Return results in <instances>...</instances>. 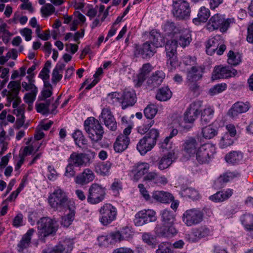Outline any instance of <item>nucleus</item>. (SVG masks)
Wrapping results in <instances>:
<instances>
[{
    "label": "nucleus",
    "instance_id": "nucleus-30",
    "mask_svg": "<svg viewBox=\"0 0 253 253\" xmlns=\"http://www.w3.org/2000/svg\"><path fill=\"white\" fill-rule=\"evenodd\" d=\"M153 198L158 202L169 203L174 200V197L170 193L163 191H157L153 193Z\"/></svg>",
    "mask_w": 253,
    "mask_h": 253
},
{
    "label": "nucleus",
    "instance_id": "nucleus-38",
    "mask_svg": "<svg viewBox=\"0 0 253 253\" xmlns=\"http://www.w3.org/2000/svg\"><path fill=\"white\" fill-rule=\"evenodd\" d=\"M202 134L206 139H211L217 134V127L209 125L202 128Z\"/></svg>",
    "mask_w": 253,
    "mask_h": 253
},
{
    "label": "nucleus",
    "instance_id": "nucleus-57",
    "mask_svg": "<svg viewBox=\"0 0 253 253\" xmlns=\"http://www.w3.org/2000/svg\"><path fill=\"white\" fill-rule=\"evenodd\" d=\"M7 87L11 89L13 94H15L16 96L18 95L21 88L20 83L18 81H11L8 84Z\"/></svg>",
    "mask_w": 253,
    "mask_h": 253
},
{
    "label": "nucleus",
    "instance_id": "nucleus-2",
    "mask_svg": "<svg viewBox=\"0 0 253 253\" xmlns=\"http://www.w3.org/2000/svg\"><path fill=\"white\" fill-rule=\"evenodd\" d=\"M68 165L66 168L65 175L72 177L76 175L75 167H86L90 163V158L87 154L73 152L67 160Z\"/></svg>",
    "mask_w": 253,
    "mask_h": 253
},
{
    "label": "nucleus",
    "instance_id": "nucleus-37",
    "mask_svg": "<svg viewBox=\"0 0 253 253\" xmlns=\"http://www.w3.org/2000/svg\"><path fill=\"white\" fill-rule=\"evenodd\" d=\"M214 114L213 109L211 107L205 108L201 112V124L203 126L208 125L211 121Z\"/></svg>",
    "mask_w": 253,
    "mask_h": 253
},
{
    "label": "nucleus",
    "instance_id": "nucleus-15",
    "mask_svg": "<svg viewBox=\"0 0 253 253\" xmlns=\"http://www.w3.org/2000/svg\"><path fill=\"white\" fill-rule=\"evenodd\" d=\"M72 239H66L51 249L43 250L42 253H70L73 249Z\"/></svg>",
    "mask_w": 253,
    "mask_h": 253
},
{
    "label": "nucleus",
    "instance_id": "nucleus-49",
    "mask_svg": "<svg viewBox=\"0 0 253 253\" xmlns=\"http://www.w3.org/2000/svg\"><path fill=\"white\" fill-rule=\"evenodd\" d=\"M226 88L227 84H218L211 87L209 91V93L211 96H213L223 92Z\"/></svg>",
    "mask_w": 253,
    "mask_h": 253
},
{
    "label": "nucleus",
    "instance_id": "nucleus-28",
    "mask_svg": "<svg viewBox=\"0 0 253 253\" xmlns=\"http://www.w3.org/2000/svg\"><path fill=\"white\" fill-rule=\"evenodd\" d=\"M221 42L222 41L219 36L210 39L206 42L207 53L210 55H212L215 52Z\"/></svg>",
    "mask_w": 253,
    "mask_h": 253
},
{
    "label": "nucleus",
    "instance_id": "nucleus-4",
    "mask_svg": "<svg viewBox=\"0 0 253 253\" xmlns=\"http://www.w3.org/2000/svg\"><path fill=\"white\" fill-rule=\"evenodd\" d=\"M144 134L137 145V149L141 155L146 154L156 145L160 136V132L158 129L153 128Z\"/></svg>",
    "mask_w": 253,
    "mask_h": 253
},
{
    "label": "nucleus",
    "instance_id": "nucleus-42",
    "mask_svg": "<svg viewBox=\"0 0 253 253\" xmlns=\"http://www.w3.org/2000/svg\"><path fill=\"white\" fill-rule=\"evenodd\" d=\"M240 220L247 231L253 232V214H245L241 217Z\"/></svg>",
    "mask_w": 253,
    "mask_h": 253
},
{
    "label": "nucleus",
    "instance_id": "nucleus-64",
    "mask_svg": "<svg viewBox=\"0 0 253 253\" xmlns=\"http://www.w3.org/2000/svg\"><path fill=\"white\" fill-rule=\"evenodd\" d=\"M147 78L146 76L139 73L134 79L133 82L135 84V86L136 87L141 86Z\"/></svg>",
    "mask_w": 253,
    "mask_h": 253
},
{
    "label": "nucleus",
    "instance_id": "nucleus-32",
    "mask_svg": "<svg viewBox=\"0 0 253 253\" xmlns=\"http://www.w3.org/2000/svg\"><path fill=\"white\" fill-rule=\"evenodd\" d=\"M225 158L228 163L237 164L242 160L243 154L239 151H233L227 154Z\"/></svg>",
    "mask_w": 253,
    "mask_h": 253
},
{
    "label": "nucleus",
    "instance_id": "nucleus-11",
    "mask_svg": "<svg viewBox=\"0 0 253 253\" xmlns=\"http://www.w3.org/2000/svg\"><path fill=\"white\" fill-rule=\"evenodd\" d=\"M215 153L214 146L209 144L201 145L195 153L196 159L200 164H208Z\"/></svg>",
    "mask_w": 253,
    "mask_h": 253
},
{
    "label": "nucleus",
    "instance_id": "nucleus-36",
    "mask_svg": "<svg viewBox=\"0 0 253 253\" xmlns=\"http://www.w3.org/2000/svg\"><path fill=\"white\" fill-rule=\"evenodd\" d=\"M157 236L153 235L149 232H144L142 234L141 239L142 241L152 249H155L158 244Z\"/></svg>",
    "mask_w": 253,
    "mask_h": 253
},
{
    "label": "nucleus",
    "instance_id": "nucleus-39",
    "mask_svg": "<svg viewBox=\"0 0 253 253\" xmlns=\"http://www.w3.org/2000/svg\"><path fill=\"white\" fill-rule=\"evenodd\" d=\"M172 96V93L168 86L160 88L156 95V98L161 101H166L169 99Z\"/></svg>",
    "mask_w": 253,
    "mask_h": 253
},
{
    "label": "nucleus",
    "instance_id": "nucleus-6",
    "mask_svg": "<svg viewBox=\"0 0 253 253\" xmlns=\"http://www.w3.org/2000/svg\"><path fill=\"white\" fill-rule=\"evenodd\" d=\"M235 23L234 18L225 19L219 14H215L211 16L208 21L206 28L209 31H213L219 29L222 33H225L228 28Z\"/></svg>",
    "mask_w": 253,
    "mask_h": 253
},
{
    "label": "nucleus",
    "instance_id": "nucleus-45",
    "mask_svg": "<svg viewBox=\"0 0 253 253\" xmlns=\"http://www.w3.org/2000/svg\"><path fill=\"white\" fill-rule=\"evenodd\" d=\"M241 62V55L239 53H235L230 50L228 53L227 62L232 66H236Z\"/></svg>",
    "mask_w": 253,
    "mask_h": 253
},
{
    "label": "nucleus",
    "instance_id": "nucleus-34",
    "mask_svg": "<svg viewBox=\"0 0 253 253\" xmlns=\"http://www.w3.org/2000/svg\"><path fill=\"white\" fill-rule=\"evenodd\" d=\"M210 16V10L204 6L202 7L198 13L197 17L194 18L193 22L195 24L199 25L202 22H206Z\"/></svg>",
    "mask_w": 253,
    "mask_h": 253
},
{
    "label": "nucleus",
    "instance_id": "nucleus-54",
    "mask_svg": "<svg viewBox=\"0 0 253 253\" xmlns=\"http://www.w3.org/2000/svg\"><path fill=\"white\" fill-rule=\"evenodd\" d=\"M233 143V139H231L228 133H226L221 137L219 142V146L221 148H225L232 145Z\"/></svg>",
    "mask_w": 253,
    "mask_h": 253
},
{
    "label": "nucleus",
    "instance_id": "nucleus-60",
    "mask_svg": "<svg viewBox=\"0 0 253 253\" xmlns=\"http://www.w3.org/2000/svg\"><path fill=\"white\" fill-rule=\"evenodd\" d=\"M41 12L45 16H48L55 12V7L50 3H47L45 6L41 8Z\"/></svg>",
    "mask_w": 253,
    "mask_h": 253
},
{
    "label": "nucleus",
    "instance_id": "nucleus-29",
    "mask_svg": "<svg viewBox=\"0 0 253 253\" xmlns=\"http://www.w3.org/2000/svg\"><path fill=\"white\" fill-rule=\"evenodd\" d=\"M173 40H176L177 45L178 43L181 46L184 47L189 44L192 39L188 31H180Z\"/></svg>",
    "mask_w": 253,
    "mask_h": 253
},
{
    "label": "nucleus",
    "instance_id": "nucleus-33",
    "mask_svg": "<svg viewBox=\"0 0 253 253\" xmlns=\"http://www.w3.org/2000/svg\"><path fill=\"white\" fill-rule=\"evenodd\" d=\"M232 193V190L230 189L227 191H218L211 196L209 199L214 202H221L228 199Z\"/></svg>",
    "mask_w": 253,
    "mask_h": 253
},
{
    "label": "nucleus",
    "instance_id": "nucleus-8",
    "mask_svg": "<svg viewBox=\"0 0 253 253\" xmlns=\"http://www.w3.org/2000/svg\"><path fill=\"white\" fill-rule=\"evenodd\" d=\"M171 13L177 20L189 19L191 14L189 3L186 0H173Z\"/></svg>",
    "mask_w": 253,
    "mask_h": 253
},
{
    "label": "nucleus",
    "instance_id": "nucleus-13",
    "mask_svg": "<svg viewBox=\"0 0 253 253\" xmlns=\"http://www.w3.org/2000/svg\"><path fill=\"white\" fill-rule=\"evenodd\" d=\"M156 212L152 210H144L137 212L134 219L136 226H141L157 220Z\"/></svg>",
    "mask_w": 253,
    "mask_h": 253
},
{
    "label": "nucleus",
    "instance_id": "nucleus-56",
    "mask_svg": "<svg viewBox=\"0 0 253 253\" xmlns=\"http://www.w3.org/2000/svg\"><path fill=\"white\" fill-rule=\"evenodd\" d=\"M177 46L176 40H172L168 41L165 45L166 54L176 53Z\"/></svg>",
    "mask_w": 253,
    "mask_h": 253
},
{
    "label": "nucleus",
    "instance_id": "nucleus-52",
    "mask_svg": "<svg viewBox=\"0 0 253 253\" xmlns=\"http://www.w3.org/2000/svg\"><path fill=\"white\" fill-rule=\"evenodd\" d=\"M198 115L197 113L188 108L184 113V120L186 122L191 123L198 118Z\"/></svg>",
    "mask_w": 253,
    "mask_h": 253
},
{
    "label": "nucleus",
    "instance_id": "nucleus-53",
    "mask_svg": "<svg viewBox=\"0 0 253 253\" xmlns=\"http://www.w3.org/2000/svg\"><path fill=\"white\" fill-rule=\"evenodd\" d=\"M199 240L203 238L209 236L211 234V231L209 228L206 226H201L195 229Z\"/></svg>",
    "mask_w": 253,
    "mask_h": 253
},
{
    "label": "nucleus",
    "instance_id": "nucleus-46",
    "mask_svg": "<svg viewBox=\"0 0 253 253\" xmlns=\"http://www.w3.org/2000/svg\"><path fill=\"white\" fill-rule=\"evenodd\" d=\"M183 196L188 197L193 200H197L200 198L198 191L192 188H187L182 191Z\"/></svg>",
    "mask_w": 253,
    "mask_h": 253
},
{
    "label": "nucleus",
    "instance_id": "nucleus-44",
    "mask_svg": "<svg viewBox=\"0 0 253 253\" xmlns=\"http://www.w3.org/2000/svg\"><path fill=\"white\" fill-rule=\"evenodd\" d=\"M130 234L127 235L126 233L125 232V231H122L121 232L116 231L109 234L110 239L113 240L112 243L117 241L121 242L122 240H126L130 238Z\"/></svg>",
    "mask_w": 253,
    "mask_h": 253
},
{
    "label": "nucleus",
    "instance_id": "nucleus-14",
    "mask_svg": "<svg viewBox=\"0 0 253 253\" xmlns=\"http://www.w3.org/2000/svg\"><path fill=\"white\" fill-rule=\"evenodd\" d=\"M237 74V70L231 67L220 65L214 67L212 73L211 79L212 80L227 79L235 77Z\"/></svg>",
    "mask_w": 253,
    "mask_h": 253
},
{
    "label": "nucleus",
    "instance_id": "nucleus-20",
    "mask_svg": "<svg viewBox=\"0 0 253 253\" xmlns=\"http://www.w3.org/2000/svg\"><path fill=\"white\" fill-rule=\"evenodd\" d=\"M200 146L198 141L192 137L187 138L182 145L184 151L191 156L195 155Z\"/></svg>",
    "mask_w": 253,
    "mask_h": 253
},
{
    "label": "nucleus",
    "instance_id": "nucleus-31",
    "mask_svg": "<svg viewBox=\"0 0 253 253\" xmlns=\"http://www.w3.org/2000/svg\"><path fill=\"white\" fill-rule=\"evenodd\" d=\"M75 205H71L70 207L66 209V210H69V212L62 217L61 221L62 225L64 227H68L72 224L75 218Z\"/></svg>",
    "mask_w": 253,
    "mask_h": 253
},
{
    "label": "nucleus",
    "instance_id": "nucleus-51",
    "mask_svg": "<svg viewBox=\"0 0 253 253\" xmlns=\"http://www.w3.org/2000/svg\"><path fill=\"white\" fill-rule=\"evenodd\" d=\"M157 113V109L154 105L147 106L144 110V114L146 118L152 119Z\"/></svg>",
    "mask_w": 253,
    "mask_h": 253
},
{
    "label": "nucleus",
    "instance_id": "nucleus-5",
    "mask_svg": "<svg viewBox=\"0 0 253 253\" xmlns=\"http://www.w3.org/2000/svg\"><path fill=\"white\" fill-rule=\"evenodd\" d=\"M84 127L92 142L97 143L102 139L104 129L99 121L94 117H89L85 120Z\"/></svg>",
    "mask_w": 253,
    "mask_h": 253
},
{
    "label": "nucleus",
    "instance_id": "nucleus-62",
    "mask_svg": "<svg viewBox=\"0 0 253 253\" xmlns=\"http://www.w3.org/2000/svg\"><path fill=\"white\" fill-rule=\"evenodd\" d=\"M120 94L117 92H113L108 94L107 100L109 103L114 104L119 101L120 99Z\"/></svg>",
    "mask_w": 253,
    "mask_h": 253
},
{
    "label": "nucleus",
    "instance_id": "nucleus-26",
    "mask_svg": "<svg viewBox=\"0 0 253 253\" xmlns=\"http://www.w3.org/2000/svg\"><path fill=\"white\" fill-rule=\"evenodd\" d=\"M149 40L150 42L156 48L162 47L165 44L164 37L156 30H152L150 32Z\"/></svg>",
    "mask_w": 253,
    "mask_h": 253
},
{
    "label": "nucleus",
    "instance_id": "nucleus-40",
    "mask_svg": "<svg viewBox=\"0 0 253 253\" xmlns=\"http://www.w3.org/2000/svg\"><path fill=\"white\" fill-rule=\"evenodd\" d=\"M164 29L168 36L174 38L180 31L178 27L175 26L174 22L169 21L165 23L164 26Z\"/></svg>",
    "mask_w": 253,
    "mask_h": 253
},
{
    "label": "nucleus",
    "instance_id": "nucleus-18",
    "mask_svg": "<svg viewBox=\"0 0 253 253\" xmlns=\"http://www.w3.org/2000/svg\"><path fill=\"white\" fill-rule=\"evenodd\" d=\"M156 52V48L151 45L149 41L144 43L141 46H137L135 54L141 56L144 59H149Z\"/></svg>",
    "mask_w": 253,
    "mask_h": 253
},
{
    "label": "nucleus",
    "instance_id": "nucleus-23",
    "mask_svg": "<svg viewBox=\"0 0 253 253\" xmlns=\"http://www.w3.org/2000/svg\"><path fill=\"white\" fill-rule=\"evenodd\" d=\"M33 228H31L27 231L26 233L23 235L21 240L17 244V251L19 253H21L24 250L27 249L30 244L32 236L35 232Z\"/></svg>",
    "mask_w": 253,
    "mask_h": 253
},
{
    "label": "nucleus",
    "instance_id": "nucleus-61",
    "mask_svg": "<svg viewBox=\"0 0 253 253\" xmlns=\"http://www.w3.org/2000/svg\"><path fill=\"white\" fill-rule=\"evenodd\" d=\"M188 86L190 91L193 92L194 95L197 96L200 92V86L195 82H188Z\"/></svg>",
    "mask_w": 253,
    "mask_h": 253
},
{
    "label": "nucleus",
    "instance_id": "nucleus-25",
    "mask_svg": "<svg viewBox=\"0 0 253 253\" xmlns=\"http://www.w3.org/2000/svg\"><path fill=\"white\" fill-rule=\"evenodd\" d=\"M129 138L126 135H119L114 144V150L118 153H122L128 147Z\"/></svg>",
    "mask_w": 253,
    "mask_h": 253
},
{
    "label": "nucleus",
    "instance_id": "nucleus-43",
    "mask_svg": "<svg viewBox=\"0 0 253 253\" xmlns=\"http://www.w3.org/2000/svg\"><path fill=\"white\" fill-rule=\"evenodd\" d=\"M73 137L76 144L79 147L87 145V140L83 135L82 132L80 130H76L73 134Z\"/></svg>",
    "mask_w": 253,
    "mask_h": 253
},
{
    "label": "nucleus",
    "instance_id": "nucleus-19",
    "mask_svg": "<svg viewBox=\"0 0 253 253\" xmlns=\"http://www.w3.org/2000/svg\"><path fill=\"white\" fill-rule=\"evenodd\" d=\"M250 108L249 102H237L234 103L229 110L227 115L234 119L236 118L239 114L247 112Z\"/></svg>",
    "mask_w": 253,
    "mask_h": 253
},
{
    "label": "nucleus",
    "instance_id": "nucleus-9",
    "mask_svg": "<svg viewBox=\"0 0 253 253\" xmlns=\"http://www.w3.org/2000/svg\"><path fill=\"white\" fill-rule=\"evenodd\" d=\"M105 188L97 183H93L88 189L87 197L88 203L95 205L104 200L106 195Z\"/></svg>",
    "mask_w": 253,
    "mask_h": 253
},
{
    "label": "nucleus",
    "instance_id": "nucleus-58",
    "mask_svg": "<svg viewBox=\"0 0 253 253\" xmlns=\"http://www.w3.org/2000/svg\"><path fill=\"white\" fill-rule=\"evenodd\" d=\"M202 103L203 102L202 101L196 100L195 101H193L190 104L189 106L188 107V108L192 110V111H194L198 115H199L200 112H201L200 109L202 106Z\"/></svg>",
    "mask_w": 253,
    "mask_h": 253
},
{
    "label": "nucleus",
    "instance_id": "nucleus-48",
    "mask_svg": "<svg viewBox=\"0 0 253 253\" xmlns=\"http://www.w3.org/2000/svg\"><path fill=\"white\" fill-rule=\"evenodd\" d=\"M236 176V175L234 172H227L224 173L222 175L220 176L216 181L215 183H221L220 186H222L223 183L228 182Z\"/></svg>",
    "mask_w": 253,
    "mask_h": 253
},
{
    "label": "nucleus",
    "instance_id": "nucleus-1",
    "mask_svg": "<svg viewBox=\"0 0 253 253\" xmlns=\"http://www.w3.org/2000/svg\"><path fill=\"white\" fill-rule=\"evenodd\" d=\"M161 224H157L154 232L158 237L171 238L176 235L178 229L175 226V214L170 210L165 209L161 211Z\"/></svg>",
    "mask_w": 253,
    "mask_h": 253
},
{
    "label": "nucleus",
    "instance_id": "nucleus-3",
    "mask_svg": "<svg viewBox=\"0 0 253 253\" xmlns=\"http://www.w3.org/2000/svg\"><path fill=\"white\" fill-rule=\"evenodd\" d=\"M48 201L51 207L58 211L66 210L70 206H75L74 202L69 200L66 194L57 187L50 195Z\"/></svg>",
    "mask_w": 253,
    "mask_h": 253
},
{
    "label": "nucleus",
    "instance_id": "nucleus-24",
    "mask_svg": "<svg viewBox=\"0 0 253 253\" xmlns=\"http://www.w3.org/2000/svg\"><path fill=\"white\" fill-rule=\"evenodd\" d=\"M205 68L202 67L193 66L187 72V80L188 82H195L202 78Z\"/></svg>",
    "mask_w": 253,
    "mask_h": 253
},
{
    "label": "nucleus",
    "instance_id": "nucleus-35",
    "mask_svg": "<svg viewBox=\"0 0 253 253\" xmlns=\"http://www.w3.org/2000/svg\"><path fill=\"white\" fill-rule=\"evenodd\" d=\"M174 153L169 152L165 155L158 162V168L161 170L168 168L173 162Z\"/></svg>",
    "mask_w": 253,
    "mask_h": 253
},
{
    "label": "nucleus",
    "instance_id": "nucleus-7",
    "mask_svg": "<svg viewBox=\"0 0 253 253\" xmlns=\"http://www.w3.org/2000/svg\"><path fill=\"white\" fill-rule=\"evenodd\" d=\"M37 226L39 238L42 240L56 233L58 229L56 220L47 217L41 218L37 222Z\"/></svg>",
    "mask_w": 253,
    "mask_h": 253
},
{
    "label": "nucleus",
    "instance_id": "nucleus-59",
    "mask_svg": "<svg viewBox=\"0 0 253 253\" xmlns=\"http://www.w3.org/2000/svg\"><path fill=\"white\" fill-rule=\"evenodd\" d=\"M38 92L34 91V92H28L25 94L24 96V101L29 105H31L36 99Z\"/></svg>",
    "mask_w": 253,
    "mask_h": 253
},
{
    "label": "nucleus",
    "instance_id": "nucleus-12",
    "mask_svg": "<svg viewBox=\"0 0 253 253\" xmlns=\"http://www.w3.org/2000/svg\"><path fill=\"white\" fill-rule=\"evenodd\" d=\"M203 213L198 209L186 210L182 215V220L188 226H191L201 223L203 220Z\"/></svg>",
    "mask_w": 253,
    "mask_h": 253
},
{
    "label": "nucleus",
    "instance_id": "nucleus-10",
    "mask_svg": "<svg viewBox=\"0 0 253 253\" xmlns=\"http://www.w3.org/2000/svg\"><path fill=\"white\" fill-rule=\"evenodd\" d=\"M117 210L110 204H105L99 210V221L103 225H107L115 220Z\"/></svg>",
    "mask_w": 253,
    "mask_h": 253
},
{
    "label": "nucleus",
    "instance_id": "nucleus-21",
    "mask_svg": "<svg viewBox=\"0 0 253 253\" xmlns=\"http://www.w3.org/2000/svg\"><path fill=\"white\" fill-rule=\"evenodd\" d=\"M94 176V174L91 169H86L83 172L76 177L75 182L78 184L84 185L93 181Z\"/></svg>",
    "mask_w": 253,
    "mask_h": 253
},
{
    "label": "nucleus",
    "instance_id": "nucleus-22",
    "mask_svg": "<svg viewBox=\"0 0 253 253\" xmlns=\"http://www.w3.org/2000/svg\"><path fill=\"white\" fill-rule=\"evenodd\" d=\"M165 78V73L163 71H157L153 73L147 81L148 85L151 88L159 86Z\"/></svg>",
    "mask_w": 253,
    "mask_h": 253
},
{
    "label": "nucleus",
    "instance_id": "nucleus-55",
    "mask_svg": "<svg viewBox=\"0 0 253 253\" xmlns=\"http://www.w3.org/2000/svg\"><path fill=\"white\" fill-rule=\"evenodd\" d=\"M156 253H173L171 246L168 242H163L158 246Z\"/></svg>",
    "mask_w": 253,
    "mask_h": 253
},
{
    "label": "nucleus",
    "instance_id": "nucleus-27",
    "mask_svg": "<svg viewBox=\"0 0 253 253\" xmlns=\"http://www.w3.org/2000/svg\"><path fill=\"white\" fill-rule=\"evenodd\" d=\"M149 168V165L146 163H138L133 167L131 170L134 174L133 180L137 181L145 173Z\"/></svg>",
    "mask_w": 253,
    "mask_h": 253
},
{
    "label": "nucleus",
    "instance_id": "nucleus-50",
    "mask_svg": "<svg viewBox=\"0 0 253 253\" xmlns=\"http://www.w3.org/2000/svg\"><path fill=\"white\" fill-rule=\"evenodd\" d=\"M51 62L47 61L44 64V67L40 72L39 77L42 80H48L49 79V68L51 67Z\"/></svg>",
    "mask_w": 253,
    "mask_h": 253
},
{
    "label": "nucleus",
    "instance_id": "nucleus-16",
    "mask_svg": "<svg viewBox=\"0 0 253 253\" xmlns=\"http://www.w3.org/2000/svg\"><path fill=\"white\" fill-rule=\"evenodd\" d=\"M99 118L100 121L102 119V122L109 130L111 131L117 130V124L110 109H103Z\"/></svg>",
    "mask_w": 253,
    "mask_h": 253
},
{
    "label": "nucleus",
    "instance_id": "nucleus-47",
    "mask_svg": "<svg viewBox=\"0 0 253 253\" xmlns=\"http://www.w3.org/2000/svg\"><path fill=\"white\" fill-rule=\"evenodd\" d=\"M176 53H170L166 54L167 58V65L170 66V68L172 70L175 68L179 65V63L177 58Z\"/></svg>",
    "mask_w": 253,
    "mask_h": 253
},
{
    "label": "nucleus",
    "instance_id": "nucleus-17",
    "mask_svg": "<svg viewBox=\"0 0 253 253\" xmlns=\"http://www.w3.org/2000/svg\"><path fill=\"white\" fill-rule=\"evenodd\" d=\"M122 108L126 109V108L132 106L136 101V94L133 89L126 88L121 96Z\"/></svg>",
    "mask_w": 253,
    "mask_h": 253
},
{
    "label": "nucleus",
    "instance_id": "nucleus-63",
    "mask_svg": "<svg viewBox=\"0 0 253 253\" xmlns=\"http://www.w3.org/2000/svg\"><path fill=\"white\" fill-rule=\"evenodd\" d=\"M154 121H150L147 124H143L137 128L138 133L141 134H144L147 131L150 130V127L154 124Z\"/></svg>",
    "mask_w": 253,
    "mask_h": 253
},
{
    "label": "nucleus",
    "instance_id": "nucleus-41",
    "mask_svg": "<svg viewBox=\"0 0 253 253\" xmlns=\"http://www.w3.org/2000/svg\"><path fill=\"white\" fill-rule=\"evenodd\" d=\"M111 165V163L109 161L98 163L95 167V171L101 175H108Z\"/></svg>",
    "mask_w": 253,
    "mask_h": 253
}]
</instances>
